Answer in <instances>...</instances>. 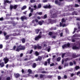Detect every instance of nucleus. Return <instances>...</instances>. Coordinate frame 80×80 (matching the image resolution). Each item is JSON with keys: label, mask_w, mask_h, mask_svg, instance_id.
Wrapping results in <instances>:
<instances>
[{"label": "nucleus", "mask_w": 80, "mask_h": 80, "mask_svg": "<svg viewBox=\"0 0 80 80\" xmlns=\"http://www.w3.org/2000/svg\"><path fill=\"white\" fill-rule=\"evenodd\" d=\"M25 49V46H22V45H20L18 47V48H16V51L17 52H19L20 50H24Z\"/></svg>", "instance_id": "nucleus-1"}, {"label": "nucleus", "mask_w": 80, "mask_h": 80, "mask_svg": "<svg viewBox=\"0 0 80 80\" xmlns=\"http://www.w3.org/2000/svg\"><path fill=\"white\" fill-rule=\"evenodd\" d=\"M38 19H36L35 20H33L32 21V23L34 24V26H37V24L36 23H38Z\"/></svg>", "instance_id": "nucleus-2"}, {"label": "nucleus", "mask_w": 80, "mask_h": 80, "mask_svg": "<svg viewBox=\"0 0 80 80\" xmlns=\"http://www.w3.org/2000/svg\"><path fill=\"white\" fill-rule=\"evenodd\" d=\"M42 33V32H40V34H39L38 36L36 37L35 38V40H39V39H40V38H41V34Z\"/></svg>", "instance_id": "nucleus-3"}, {"label": "nucleus", "mask_w": 80, "mask_h": 80, "mask_svg": "<svg viewBox=\"0 0 80 80\" xmlns=\"http://www.w3.org/2000/svg\"><path fill=\"white\" fill-rule=\"evenodd\" d=\"M17 7V5H15L13 6L12 5H11L10 6V10H12V8H14V9H16Z\"/></svg>", "instance_id": "nucleus-4"}, {"label": "nucleus", "mask_w": 80, "mask_h": 80, "mask_svg": "<svg viewBox=\"0 0 80 80\" xmlns=\"http://www.w3.org/2000/svg\"><path fill=\"white\" fill-rule=\"evenodd\" d=\"M3 60L4 61L5 64H6V63H7L8 62V59L6 57L3 59Z\"/></svg>", "instance_id": "nucleus-5"}, {"label": "nucleus", "mask_w": 80, "mask_h": 80, "mask_svg": "<svg viewBox=\"0 0 80 80\" xmlns=\"http://www.w3.org/2000/svg\"><path fill=\"white\" fill-rule=\"evenodd\" d=\"M70 46V44L68 43L67 44H65L62 46V48H65L67 47H68Z\"/></svg>", "instance_id": "nucleus-6"}, {"label": "nucleus", "mask_w": 80, "mask_h": 80, "mask_svg": "<svg viewBox=\"0 0 80 80\" xmlns=\"http://www.w3.org/2000/svg\"><path fill=\"white\" fill-rule=\"evenodd\" d=\"M36 61H38V60H39V61H40L41 60H42V57L41 56H38V58H36Z\"/></svg>", "instance_id": "nucleus-7"}, {"label": "nucleus", "mask_w": 80, "mask_h": 80, "mask_svg": "<svg viewBox=\"0 0 80 80\" xmlns=\"http://www.w3.org/2000/svg\"><path fill=\"white\" fill-rule=\"evenodd\" d=\"M14 75H15L16 78H18V77H19L20 76V75L18 73L15 74Z\"/></svg>", "instance_id": "nucleus-8"}, {"label": "nucleus", "mask_w": 80, "mask_h": 80, "mask_svg": "<svg viewBox=\"0 0 80 80\" xmlns=\"http://www.w3.org/2000/svg\"><path fill=\"white\" fill-rule=\"evenodd\" d=\"M11 3V2L7 0H5L4 4H5V3Z\"/></svg>", "instance_id": "nucleus-9"}, {"label": "nucleus", "mask_w": 80, "mask_h": 80, "mask_svg": "<svg viewBox=\"0 0 80 80\" xmlns=\"http://www.w3.org/2000/svg\"><path fill=\"white\" fill-rule=\"evenodd\" d=\"M60 27H62H62H65V26H66V25L65 24H63L62 23L60 22Z\"/></svg>", "instance_id": "nucleus-10"}, {"label": "nucleus", "mask_w": 80, "mask_h": 80, "mask_svg": "<svg viewBox=\"0 0 80 80\" xmlns=\"http://www.w3.org/2000/svg\"><path fill=\"white\" fill-rule=\"evenodd\" d=\"M44 22V21H42V22L39 21L38 22V24L40 25H42L43 23Z\"/></svg>", "instance_id": "nucleus-11"}, {"label": "nucleus", "mask_w": 80, "mask_h": 80, "mask_svg": "<svg viewBox=\"0 0 80 80\" xmlns=\"http://www.w3.org/2000/svg\"><path fill=\"white\" fill-rule=\"evenodd\" d=\"M0 66H1V67H3L4 66V63L2 62L1 63H0Z\"/></svg>", "instance_id": "nucleus-12"}, {"label": "nucleus", "mask_w": 80, "mask_h": 80, "mask_svg": "<svg viewBox=\"0 0 80 80\" xmlns=\"http://www.w3.org/2000/svg\"><path fill=\"white\" fill-rule=\"evenodd\" d=\"M44 8H51V7L50 6V5H49L48 6H44Z\"/></svg>", "instance_id": "nucleus-13"}, {"label": "nucleus", "mask_w": 80, "mask_h": 80, "mask_svg": "<svg viewBox=\"0 0 80 80\" xmlns=\"http://www.w3.org/2000/svg\"><path fill=\"white\" fill-rule=\"evenodd\" d=\"M72 49L74 50L75 49H79L78 47H77L76 46H74L72 47Z\"/></svg>", "instance_id": "nucleus-14"}, {"label": "nucleus", "mask_w": 80, "mask_h": 80, "mask_svg": "<svg viewBox=\"0 0 80 80\" xmlns=\"http://www.w3.org/2000/svg\"><path fill=\"white\" fill-rule=\"evenodd\" d=\"M42 46L44 47H47V44H46L45 43L43 42L42 43Z\"/></svg>", "instance_id": "nucleus-15"}, {"label": "nucleus", "mask_w": 80, "mask_h": 80, "mask_svg": "<svg viewBox=\"0 0 80 80\" xmlns=\"http://www.w3.org/2000/svg\"><path fill=\"white\" fill-rule=\"evenodd\" d=\"M30 9H31V12H32H32H33V9L32 8L31 9V7H29V10H30Z\"/></svg>", "instance_id": "nucleus-16"}, {"label": "nucleus", "mask_w": 80, "mask_h": 80, "mask_svg": "<svg viewBox=\"0 0 80 80\" xmlns=\"http://www.w3.org/2000/svg\"><path fill=\"white\" fill-rule=\"evenodd\" d=\"M21 19L23 21V19H26V17H25V16L22 17L21 18Z\"/></svg>", "instance_id": "nucleus-17"}, {"label": "nucleus", "mask_w": 80, "mask_h": 80, "mask_svg": "<svg viewBox=\"0 0 80 80\" xmlns=\"http://www.w3.org/2000/svg\"><path fill=\"white\" fill-rule=\"evenodd\" d=\"M37 48H38V49H41V48H42V47L41 46L38 45Z\"/></svg>", "instance_id": "nucleus-18"}, {"label": "nucleus", "mask_w": 80, "mask_h": 80, "mask_svg": "<svg viewBox=\"0 0 80 80\" xmlns=\"http://www.w3.org/2000/svg\"><path fill=\"white\" fill-rule=\"evenodd\" d=\"M27 8V6H24L22 8V10H24Z\"/></svg>", "instance_id": "nucleus-19"}, {"label": "nucleus", "mask_w": 80, "mask_h": 80, "mask_svg": "<svg viewBox=\"0 0 80 80\" xmlns=\"http://www.w3.org/2000/svg\"><path fill=\"white\" fill-rule=\"evenodd\" d=\"M42 12H37V14H38V15H42Z\"/></svg>", "instance_id": "nucleus-20"}, {"label": "nucleus", "mask_w": 80, "mask_h": 80, "mask_svg": "<svg viewBox=\"0 0 80 80\" xmlns=\"http://www.w3.org/2000/svg\"><path fill=\"white\" fill-rule=\"evenodd\" d=\"M75 68L76 69V70H77L78 69H79V68H80V67H79V66H76L75 67Z\"/></svg>", "instance_id": "nucleus-21"}, {"label": "nucleus", "mask_w": 80, "mask_h": 80, "mask_svg": "<svg viewBox=\"0 0 80 80\" xmlns=\"http://www.w3.org/2000/svg\"><path fill=\"white\" fill-rule=\"evenodd\" d=\"M42 7V5L41 4H38V8H41V7Z\"/></svg>", "instance_id": "nucleus-22"}, {"label": "nucleus", "mask_w": 80, "mask_h": 80, "mask_svg": "<svg viewBox=\"0 0 80 80\" xmlns=\"http://www.w3.org/2000/svg\"><path fill=\"white\" fill-rule=\"evenodd\" d=\"M36 63H34L32 66L33 68H35V67H36Z\"/></svg>", "instance_id": "nucleus-23"}, {"label": "nucleus", "mask_w": 80, "mask_h": 80, "mask_svg": "<svg viewBox=\"0 0 80 80\" xmlns=\"http://www.w3.org/2000/svg\"><path fill=\"white\" fill-rule=\"evenodd\" d=\"M61 60V58L58 57L57 58V60L58 62H59Z\"/></svg>", "instance_id": "nucleus-24"}, {"label": "nucleus", "mask_w": 80, "mask_h": 80, "mask_svg": "<svg viewBox=\"0 0 80 80\" xmlns=\"http://www.w3.org/2000/svg\"><path fill=\"white\" fill-rule=\"evenodd\" d=\"M22 43H25V39L23 38L22 39Z\"/></svg>", "instance_id": "nucleus-25"}, {"label": "nucleus", "mask_w": 80, "mask_h": 80, "mask_svg": "<svg viewBox=\"0 0 80 80\" xmlns=\"http://www.w3.org/2000/svg\"><path fill=\"white\" fill-rule=\"evenodd\" d=\"M28 73H32V70H31V69H28Z\"/></svg>", "instance_id": "nucleus-26"}, {"label": "nucleus", "mask_w": 80, "mask_h": 80, "mask_svg": "<svg viewBox=\"0 0 80 80\" xmlns=\"http://www.w3.org/2000/svg\"><path fill=\"white\" fill-rule=\"evenodd\" d=\"M30 2L31 3H34L35 2V0H30Z\"/></svg>", "instance_id": "nucleus-27"}, {"label": "nucleus", "mask_w": 80, "mask_h": 80, "mask_svg": "<svg viewBox=\"0 0 80 80\" xmlns=\"http://www.w3.org/2000/svg\"><path fill=\"white\" fill-rule=\"evenodd\" d=\"M35 54L36 56H38V55H39V53L38 52H35Z\"/></svg>", "instance_id": "nucleus-28"}, {"label": "nucleus", "mask_w": 80, "mask_h": 80, "mask_svg": "<svg viewBox=\"0 0 80 80\" xmlns=\"http://www.w3.org/2000/svg\"><path fill=\"white\" fill-rule=\"evenodd\" d=\"M38 32H39V30L37 29L36 30V33H38Z\"/></svg>", "instance_id": "nucleus-29"}, {"label": "nucleus", "mask_w": 80, "mask_h": 80, "mask_svg": "<svg viewBox=\"0 0 80 80\" xmlns=\"http://www.w3.org/2000/svg\"><path fill=\"white\" fill-rule=\"evenodd\" d=\"M42 73H48L47 72H46L45 71H43L41 72Z\"/></svg>", "instance_id": "nucleus-30"}, {"label": "nucleus", "mask_w": 80, "mask_h": 80, "mask_svg": "<svg viewBox=\"0 0 80 80\" xmlns=\"http://www.w3.org/2000/svg\"><path fill=\"white\" fill-rule=\"evenodd\" d=\"M50 59H48V63H49V64H50Z\"/></svg>", "instance_id": "nucleus-31"}, {"label": "nucleus", "mask_w": 80, "mask_h": 80, "mask_svg": "<svg viewBox=\"0 0 80 80\" xmlns=\"http://www.w3.org/2000/svg\"><path fill=\"white\" fill-rule=\"evenodd\" d=\"M10 80V77H8L7 78L6 80Z\"/></svg>", "instance_id": "nucleus-32"}, {"label": "nucleus", "mask_w": 80, "mask_h": 80, "mask_svg": "<svg viewBox=\"0 0 80 80\" xmlns=\"http://www.w3.org/2000/svg\"><path fill=\"white\" fill-rule=\"evenodd\" d=\"M44 76V75H42V74H41L40 75V78H43V76Z\"/></svg>", "instance_id": "nucleus-33"}, {"label": "nucleus", "mask_w": 80, "mask_h": 80, "mask_svg": "<svg viewBox=\"0 0 80 80\" xmlns=\"http://www.w3.org/2000/svg\"><path fill=\"white\" fill-rule=\"evenodd\" d=\"M47 62H45L44 63V65L45 66H46L47 65Z\"/></svg>", "instance_id": "nucleus-34"}, {"label": "nucleus", "mask_w": 80, "mask_h": 80, "mask_svg": "<svg viewBox=\"0 0 80 80\" xmlns=\"http://www.w3.org/2000/svg\"><path fill=\"white\" fill-rule=\"evenodd\" d=\"M70 65H71V66H72V65H73V64L72 63V62H70L69 63Z\"/></svg>", "instance_id": "nucleus-35"}, {"label": "nucleus", "mask_w": 80, "mask_h": 80, "mask_svg": "<svg viewBox=\"0 0 80 80\" xmlns=\"http://www.w3.org/2000/svg\"><path fill=\"white\" fill-rule=\"evenodd\" d=\"M32 15V13H30L29 15V17H31Z\"/></svg>", "instance_id": "nucleus-36"}, {"label": "nucleus", "mask_w": 80, "mask_h": 80, "mask_svg": "<svg viewBox=\"0 0 80 80\" xmlns=\"http://www.w3.org/2000/svg\"><path fill=\"white\" fill-rule=\"evenodd\" d=\"M68 63H66V64H65L64 66H65V67H67V66H68Z\"/></svg>", "instance_id": "nucleus-37"}, {"label": "nucleus", "mask_w": 80, "mask_h": 80, "mask_svg": "<svg viewBox=\"0 0 80 80\" xmlns=\"http://www.w3.org/2000/svg\"><path fill=\"white\" fill-rule=\"evenodd\" d=\"M3 48V45L2 44L0 45V48Z\"/></svg>", "instance_id": "nucleus-38"}, {"label": "nucleus", "mask_w": 80, "mask_h": 80, "mask_svg": "<svg viewBox=\"0 0 80 80\" xmlns=\"http://www.w3.org/2000/svg\"><path fill=\"white\" fill-rule=\"evenodd\" d=\"M56 15L55 14H54L53 15V17L52 18H55V17H56Z\"/></svg>", "instance_id": "nucleus-39"}, {"label": "nucleus", "mask_w": 80, "mask_h": 80, "mask_svg": "<svg viewBox=\"0 0 80 80\" xmlns=\"http://www.w3.org/2000/svg\"><path fill=\"white\" fill-rule=\"evenodd\" d=\"M79 74H80V71H79V72H78L77 73V75H79Z\"/></svg>", "instance_id": "nucleus-40"}, {"label": "nucleus", "mask_w": 80, "mask_h": 80, "mask_svg": "<svg viewBox=\"0 0 80 80\" xmlns=\"http://www.w3.org/2000/svg\"><path fill=\"white\" fill-rule=\"evenodd\" d=\"M62 23H63V22H65V20H64V19H63V18L62 19Z\"/></svg>", "instance_id": "nucleus-41"}, {"label": "nucleus", "mask_w": 80, "mask_h": 80, "mask_svg": "<svg viewBox=\"0 0 80 80\" xmlns=\"http://www.w3.org/2000/svg\"><path fill=\"white\" fill-rule=\"evenodd\" d=\"M66 55V54H63L62 55V58H63V57H64V55Z\"/></svg>", "instance_id": "nucleus-42"}, {"label": "nucleus", "mask_w": 80, "mask_h": 80, "mask_svg": "<svg viewBox=\"0 0 80 80\" xmlns=\"http://www.w3.org/2000/svg\"><path fill=\"white\" fill-rule=\"evenodd\" d=\"M76 29L75 28L74 29V31L73 32V33H75V31H76Z\"/></svg>", "instance_id": "nucleus-43"}, {"label": "nucleus", "mask_w": 80, "mask_h": 80, "mask_svg": "<svg viewBox=\"0 0 80 80\" xmlns=\"http://www.w3.org/2000/svg\"><path fill=\"white\" fill-rule=\"evenodd\" d=\"M34 48L35 50V49H37V47L36 46H34Z\"/></svg>", "instance_id": "nucleus-44"}, {"label": "nucleus", "mask_w": 80, "mask_h": 80, "mask_svg": "<svg viewBox=\"0 0 80 80\" xmlns=\"http://www.w3.org/2000/svg\"><path fill=\"white\" fill-rule=\"evenodd\" d=\"M37 18H38V19L40 20V19H41V18L40 17L38 16L37 17Z\"/></svg>", "instance_id": "nucleus-45"}, {"label": "nucleus", "mask_w": 80, "mask_h": 80, "mask_svg": "<svg viewBox=\"0 0 80 80\" xmlns=\"http://www.w3.org/2000/svg\"><path fill=\"white\" fill-rule=\"evenodd\" d=\"M32 52H33V50H32L30 51V52H29V53L30 54H31V53H32Z\"/></svg>", "instance_id": "nucleus-46"}, {"label": "nucleus", "mask_w": 80, "mask_h": 80, "mask_svg": "<svg viewBox=\"0 0 80 80\" xmlns=\"http://www.w3.org/2000/svg\"><path fill=\"white\" fill-rule=\"evenodd\" d=\"M55 3H56V4H58V1H55Z\"/></svg>", "instance_id": "nucleus-47"}, {"label": "nucleus", "mask_w": 80, "mask_h": 80, "mask_svg": "<svg viewBox=\"0 0 80 80\" xmlns=\"http://www.w3.org/2000/svg\"><path fill=\"white\" fill-rule=\"evenodd\" d=\"M52 32H50L49 33V35H52Z\"/></svg>", "instance_id": "nucleus-48"}, {"label": "nucleus", "mask_w": 80, "mask_h": 80, "mask_svg": "<svg viewBox=\"0 0 80 80\" xmlns=\"http://www.w3.org/2000/svg\"><path fill=\"white\" fill-rule=\"evenodd\" d=\"M75 7H79V6L78 4H76L75 5Z\"/></svg>", "instance_id": "nucleus-49"}, {"label": "nucleus", "mask_w": 80, "mask_h": 80, "mask_svg": "<svg viewBox=\"0 0 80 80\" xmlns=\"http://www.w3.org/2000/svg\"><path fill=\"white\" fill-rule=\"evenodd\" d=\"M58 80H60V78H61V77H60V76H58Z\"/></svg>", "instance_id": "nucleus-50"}, {"label": "nucleus", "mask_w": 80, "mask_h": 80, "mask_svg": "<svg viewBox=\"0 0 80 80\" xmlns=\"http://www.w3.org/2000/svg\"><path fill=\"white\" fill-rule=\"evenodd\" d=\"M64 78L66 79L67 78V76H66V75H64Z\"/></svg>", "instance_id": "nucleus-51"}, {"label": "nucleus", "mask_w": 80, "mask_h": 80, "mask_svg": "<svg viewBox=\"0 0 80 80\" xmlns=\"http://www.w3.org/2000/svg\"><path fill=\"white\" fill-rule=\"evenodd\" d=\"M58 68L60 69V70H61V69L62 68V67H61V66H59Z\"/></svg>", "instance_id": "nucleus-52"}, {"label": "nucleus", "mask_w": 80, "mask_h": 80, "mask_svg": "<svg viewBox=\"0 0 80 80\" xmlns=\"http://www.w3.org/2000/svg\"><path fill=\"white\" fill-rule=\"evenodd\" d=\"M3 20V18H0V20L1 21H2V20Z\"/></svg>", "instance_id": "nucleus-53"}, {"label": "nucleus", "mask_w": 80, "mask_h": 80, "mask_svg": "<svg viewBox=\"0 0 80 80\" xmlns=\"http://www.w3.org/2000/svg\"><path fill=\"white\" fill-rule=\"evenodd\" d=\"M47 2V0H43V2H44V3H45V2Z\"/></svg>", "instance_id": "nucleus-54"}, {"label": "nucleus", "mask_w": 80, "mask_h": 80, "mask_svg": "<svg viewBox=\"0 0 80 80\" xmlns=\"http://www.w3.org/2000/svg\"><path fill=\"white\" fill-rule=\"evenodd\" d=\"M15 48H16V46H14L13 47V49L14 50H15Z\"/></svg>", "instance_id": "nucleus-55"}, {"label": "nucleus", "mask_w": 80, "mask_h": 80, "mask_svg": "<svg viewBox=\"0 0 80 80\" xmlns=\"http://www.w3.org/2000/svg\"><path fill=\"white\" fill-rule=\"evenodd\" d=\"M54 65V64L52 63V64H50V66L51 67H52V66H53Z\"/></svg>", "instance_id": "nucleus-56"}, {"label": "nucleus", "mask_w": 80, "mask_h": 80, "mask_svg": "<svg viewBox=\"0 0 80 80\" xmlns=\"http://www.w3.org/2000/svg\"><path fill=\"white\" fill-rule=\"evenodd\" d=\"M47 15H46V14L44 16V18H47Z\"/></svg>", "instance_id": "nucleus-57"}, {"label": "nucleus", "mask_w": 80, "mask_h": 80, "mask_svg": "<svg viewBox=\"0 0 80 80\" xmlns=\"http://www.w3.org/2000/svg\"><path fill=\"white\" fill-rule=\"evenodd\" d=\"M50 48H49L48 50V52H50Z\"/></svg>", "instance_id": "nucleus-58"}, {"label": "nucleus", "mask_w": 80, "mask_h": 80, "mask_svg": "<svg viewBox=\"0 0 80 80\" xmlns=\"http://www.w3.org/2000/svg\"><path fill=\"white\" fill-rule=\"evenodd\" d=\"M64 62V60L63 59H62V64H63Z\"/></svg>", "instance_id": "nucleus-59"}, {"label": "nucleus", "mask_w": 80, "mask_h": 80, "mask_svg": "<svg viewBox=\"0 0 80 80\" xmlns=\"http://www.w3.org/2000/svg\"><path fill=\"white\" fill-rule=\"evenodd\" d=\"M4 35H5V36L6 35H7V32H4Z\"/></svg>", "instance_id": "nucleus-60"}, {"label": "nucleus", "mask_w": 80, "mask_h": 80, "mask_svg": "<svg viewBox=\"0 0 80 80\" xmlns=\"http://www.w3.org/2000/svg\"><path fill=\"white\" fill-rule=\"evenodd\" d=\"M23 53H21L20 54V57H22V56H23Z\"/></svg>", "instance_id": "nucleus-61"}, {"label": "nucleus", "mask_w": 80, "mask_h": 80, "mask_svg": "<svg viewBox=\"0 0 80 80\" xmlns=\"http://www.w3.org/2000/svg\"><path fill=\"white\" fill-rule=\"evenodd\" d=\"M74 75V74L73 73H72L71 74V77H73Z\"/></svg>", "instance_id": "nucleus-62"}, {"label": "nucleus", "mask_w": 80, "mask_h": 80, "mask_svg": "<svg viewBox=\"0 0 80 80\" xmlns=\"http://www.w3.org/2000/svg\"><path fill=\"white\" fill-rule=\"evenodd\" d=\"M34 8H37V5H35L33 7Z\"/></svg>", "instance_id": "nucleus-63"}, {"label": "nucleus", "mask_w": 80, "mask_h": 80, "mask_svg": "<svg viewBox=\"0 0 80 80\" xmlns=\"http://www.w3.org/2000/svg\"><path fill=\"white\" fill-rule=\"evenodd\" d=\"M8 37H9V36L8 35L6 36V38H8Z\"/></svg>", "instance_id": "nucleus-64"}]
</instances>
